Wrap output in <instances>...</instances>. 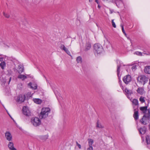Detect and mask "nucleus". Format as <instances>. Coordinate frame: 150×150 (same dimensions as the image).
<instances>
[{"label": "nucleus", "mask_w": 150, "mask_h": 150, "mask_svg": "<svg viewBox=\"0 0 150 150\" xmlns=\"http://www.w3.org/2000/svg\"><path fill=\"white\" fill-rule=\"evenodd\" d=\"M112 23L113 27L115 28L116 27V25L115 22H114V20H112Z\"/></svg>", "instance_id": "37"}, {"label": "nucleus", "mask_w": 150, "mask_h": 150, "mask_svg": "<svg viewBox=\"0 0 150 150\" xmlns=\"http://www.w3.org/2000/svg\"><path fill=\"white\" fill-rule=\"evenodd\" d=\"M144 71L146 74H150V66H147L145 67Z\"/></svg>", "instance_id": "14"}, {"label": "nucleus", "mask_w": 150, "mask_h": 150, "mask_svg": "<svg viewBox=\"0 0 150 150\" xmlns=\"http://www.w3.org/2000/svg\"><path fill=\"white\" fill-rule=\"evenodd\" d=\"M122 80L125 84H128L131 81L132 78L130 75H128L125 76L123 78Z\"/></svg>", "instance_id": "9"}, {"label": "nucleus", "mask_w": 150, "mask_h": 150, "mask_svg": "<svg viewBox=\"0 0 150 150\" xmlns=\"http://www.w3.org/2000/svg\"><path fill=\"white\" fill-rule=\"evenodd\" d=\"M91 44L89 42L86 43L85 46V51H87L90 50L91 48Z\"/></svg>", "instance_id": "17"}, {"label": "nucleus", "mask_w": 150, "mask_h": 150, "mask_svg": "<svg viewBox=\"0 0 150 150\" xmlns=\"http://www.w3.org/2000/svg\"><path fill=\"white\" fill-rule=\"evenodd\" d=\"M139 101L142 103H144L145 102V97L141 96L139 99Z\"/></svg>", "instance_id": "32"}, {"label": "nucleus", "mask_w": 150, "mask_h": 150, "mask_svg": "<svg viewBox=\"0 0 150 150\" xmlns=\"http://www.w3.org/2000/svg\"><path fill=\"white\" fill-rule=\"evenodd\" d=\"M3 14L4 16L6 18H8L9 17V15L5 12H3Z\"/></svg>", "instance_id": "36"}, {"label": "nucleus", "mask_w": 150, "mask_h": 150, "mask_svg": "<svg viewBox=\"0 0 150 150\" xmlns=\"http://www.w3.org/2000/svg\"><path fill=\"white\" fill-rule=\"evenodd\" d=\"M149 128L150 129V124L149 125Z\"/></svg>", "instance_id": "54"}, {"label": "nucleus", "mask_w": 150, "mask_h": 150, "mask_svg": "<svg viewBox=\"0 0 150 150\" xmlns=\"http://www.w3.org/2000/svg\"><path fill=\"white\" fill-rule=\"evenodd\" d=\"M40 138L42 140L45 141L48 138V136L47 135L41 136Z\"/></svg>", "instance_id": "31"}, {"label": "nucleus", "mask_w": 150, "mask_h": 150, "mask_svg": "<svg viewBox=\"0 0 150 150\" xmlns=\"http://www.w3.org/2000/svg\"><path fill=\"white\" fill-rule=\"evenodd\" d=\"M149 85L150 86V79H149Z\"/></svg>", "instance_id": "53"}, {"label": "nucleus", "mask_w": 150, "mask_h": 150, "mask_svg": "<svg viewBox=\"0 0 150 150\" xmlns=\"http://www.w3.org/2000/svg\"><path fill=\"white\" fill-rule=\"evenodd\" d=\"M9 87L8 85L6 86L5 88V91L6 92V94L7 96H9Z\"/></svg>", "instance_id": "29"}, {"label": "nucleus", "mask_w": 150, "mask_h": 150, "mask_svg": "<svg viewBox=\"0 0 150 150\" xmlns=\"http://www.w3.org/2000/svg\"><path fill=\"white\" fill-rule=\"evenodd\" d=\"M6 111L7 113V114H8V115L9 116V113L8 112V111L6 109Z\"/></svg>", "instance_id": "47"}, {"label": "nucleus", "mask_w": 150, "mask_h": 150, "mask_svg": "<svg viewBox=\"0 0 150 150\" xmlns=\"http://www.w3.org/2000/svg\"><path fill=\"white\" fill-rule=\"evenodd\" d=\"M18 78L24 80L27 78V77L24 75L20 74L18 75Z\"/></svg>", "instance_id": "18"}, {"label": "nucleus", "mask_w": 150, "mask_h": 150, "mask_svg": "<svg viewBox=\"0 0 150 150\" xmlns=\"http://www.w3.org/2000/svg\"><path fill=\"white\" fill-rule=\"evenodd\" d=\"M136 69V65H133L132 68V70H135Z\"/></svg>", "instance_id": "40"}, {"label": "nucleus", "mask_w": 150, "mask_h": 150, "mask_svg": "<svg viewBox=\"0 0 150 150\" xmlns=\"http://www.w3.org/2000/svg\"><path fill=\"white\" fill-rule=\"evenodd\" d=\"M25 98L24 95H20L17 98V101L20 103L23 102L24 101Z\"/></svg>", "instance_id": "11"}, {"label": "nucleus", "mask_w": 150, "mask_h": 150, "mask_svg": "<svg viewBox=\"0 0 150 150\" xmlns=\"http://www.w3.org/2000/svg\"><path fill=\"white\" fill-rule=\"evenodd\" d=\"M6 74L7 76H9V72L8 70L7 71V72H6Z\"/></svg>", "instance_id": "41"}, {"label": "nucleus", "mask_w": 150, "mask_h": 150, "mask_svg": "<svg viewBox=\"0 0 150 150\" xmlns=\"http://www.w3.org/2000/svg\"><path fill=\"white\" fill-rule=\"evenodd\" d=\"M50 109L49 108H43L40 115L39 117L41 119L45 118L48 117Z\"/></svg>", "instance_id": "1"}, {"label": "nucleus", "mask_w": 150, "mask_h": 150, "mask_svg": "<svg viewBox=\"0 0 150 150\" xmlns=\"http://www.w3.org/2000/svg\"><path fill=\"white\" fill-rule=\"evenodd\" d=\"M137 80L140 82L144 84L147 81L148 79L144 75H141L138 77Z\"/></svg>", "instance_id": "4"}, {"label": "nucleus", "mask_w": 150, "mask_h": 150, "mask_svg": "<svg viewBox=\"0 0 150 150\" xmlns=\"http://www.w3.org/2000/svg\"><path fill=\"white\" fill-rule=\"evenodd\" d=\"M13 69L15 71L16 70L18 73L21 74L24 71V67L22 65L19 64L18 65V67L17 70L15 68H13Z\"/></svg>", "instance_id": "6"}, {"label": "nucleus", "mask_w": 150, "mask_h": 150, "mask_svg": "<svg viewBox=\"0 0 150 150\" xmlns=\"http://www.w3.org/2000/svg\"><path fill=\"white\" fill-rule=\"evenodd\" d=\"M89 1L90 2H91L92 1V0H89Z\"/></svg>", "instance_id": "51"}, {"label": "nucleus", "mask_w": 150, "mask_h": 150, "mask_svg": "<svg viewBox=\"0 0 150 150\" xmlns=\"http://www.w3.org/2000/svg\"><path fill=\"white\" fill-rule=\"evenodd\" d=\"M146 141L148 144H150V139L149 136H147L146 137Z\"/></svg>", "instance_id": "34"}, {"label": "nucleus", "mask_w": 150, "mask_h": 150, "mask_svg": "<svg viewBox=\"0 0 150 150\" xmlns=\"http://www.w3.org/2000/svg\"><path fill=\"white\" fill-rule=\"evenodd\" d=\"M34 102L37 104H40L42 102V100L40 99L35 98L33 99Z\"/></svg>", "instance_id": "19"}, {"label": "nucleus", "mask_w": 150, "mask_h": 150, "mask_svg": "<svg viewBox=\"0 0 150 150\" xmlns=\"http://www.w3.org/2000/svg\"><path fill=\"white\" fill-rule=\"evenodd\" d=\"M110 1L112 3H115L116 6H118L117 3L120 2H122V0H110Z\"/></svg>", "instance_id": "25"}, {"label": "nucleus", "mask_w": 150, "mask_h": 150, "mask_svg": "<svg viewBox=\"0 0 150 150\" xmlns=\"http://www.w3.org/2000/svg\"><path fill=\"white\" fill-rule=\"evenodd\" d=\"M122 63H120L119 64L117 65V76L118 77L119 76V74L120 72V68L122 66Z\"/></svg>", "instance_id": "22"}, {"label": "nucleus", "mask_w": 150, "mask_h": 150, "mask_svg": "<svg viewBox=\"0 0 150 150\" xmlns=\"http://www.w3.org/2000/svg\"><path fill=\"white\" fill-rule=\"evenodd\" d=\"M8 84H9V79L8 80Z\"/></svg>", "instance_id": "52"}, {"label": "nucleus", "mask_w": 150, "mask_h": 150, "mask_svg": "<svg viewBox=\"0 0 150 150\" xmlns=\"http://www.w3.org/2000/svg\"><path fill=\"white\" fill-rule=\"evenodd\" d=\"M98 8H100L101 7V6H100L99 4H98Z\"/></svg>", "instance_id": "48"}, {"label": "nucleus", "mask_w": 150, "mask_h": 150, "mask_svg": "<svg viewBox=\"0 0 150 150\" xmlns=\"http://www.w3.org/2000/svg\"><path fill=\"white\" fill-rule=\"evenodd\" d=\"M125 92L129 95H131L132 93V91H131L126 88L125 89Z\"/></svg>", "instance_id": "33"}, {"label": "nucleus", "mask_w": 150, "mask_h": 150, "mask_svg": "<svg viewBox=\"0 0 150 150\" xmlns=\"http://www.w3.org/2000/svg\"><path fill=\"white\" fill-rule=\"evenodd\" d=\"M5 136L7 139L9 141V132H7L5 133Z\"/></svg>", "instance_id": "28"}, {"label": "nucleus", "mask_w": 150, "mask_h": 150, "mask_svg": "<svg viewBox=\"0 0 150 150\" xmlns=\"http://www.w3.org/2000/svg\"><path fill=\"white\" fill-rule=\"evenodd\" d=\"M148 87L149 88L150 86H149Z\"/></svg>", "instance_id": "57"}, {"label": "nucleus", "mask_w": 150, "mask_h": 150, "mask_svg": "<svg viewBox=\"0 0 150 150\" xmlns=\"http://www.w3.org/2000/svg\"><path fill=\"white\" fill-rule=\"evenodd\" d=\"M10 141H11V139H12V137L11 135L10 134Z\"/></svg>", "instance_id": "46"}, {"label": "nucleus", "mask_w": 150, "mask_h": 150, "mask_svg": "<svg viewBox=\"0 0 150 150\" xmlns=\"http://www.w3.org/2000/svg\"><path fill=\"white\" fill-rule=\"evenodd\" d=\"M137 92L141 95H142L144 93V89L142 88H139L137 90Z\"/></svg>", "instance_id": "16"}, {"label": "nucleus", "mask_w": 150, "mask_h": 150, "mask_svg": "<svg viewBox=\"0 0 150 150\" xmlns=\"http://www.w3.org/2000/svg\"><path fill=\"white\" fill-rule=\"evenodd\" d=\"M123 33L125 35V36L127 37V34L125 32V33Z\"/></svg>", "instance_id": "49"}, {"label": "nucleus", "mask_w": 150, "mask_h": 150, "mask_svg": "<svg viewBox=\"0 0 150 150\" xmlns=\"http://www.w3.org/2000/svg\"><path fill=\"white\" fill-rule=\"evenodd\" d=\"M133 116L135 120H137L138 119L139 115L137 111H135L134 112Z\"/></svg>", "instance_id": "20"}, {"label": "nucleus", "mask_w": 150, "mask_h": 150, "mask_svg": "<svg viewBox=\"0 0 150 150\" xmlns=\"http://www.w3.org/2000/svg\"><path fill=\"white\" fill-rule=\"evenodd\" d=\"M132 103L133 105H139V103L138 100L135 99H134L132 100Z\"/></svg>", "instance_id": "27"}, {"label": "nucleus", "mask_w": 150, "mask_h": 150, "mask_svg": "<svg viewBox=\"0 0 150 150\" xmlns=\"http://www.w3.org/2000/svg\"><path fill=\"white\" fill-rule=\"evenodd\" d=\"M25 134H27V135H28L29 133L28 132H24Z\"/></svg>", "instance_id": "44"}, {"label": "nucleus", "mask_w": 150, "mask_h": 150, "mask_svg": "<svg viewBox=\"0 0 150 150\" xmlns=\"http://www.w3.org/2000/svg\"><path fill=\"white\" fill-rule=\"evenodd\" d=\"M76 145L78 146L79 149H81V145L79 144L77 142H76Z\"/></svg>", "instance_id": "39"}, {"label": "nucleus", "mask_w": 150, "mask_h": 150, "mask_svg": "<svg viewBox=\"0 0 150 150\" xmlns=\"http://www.w3.org/2000/svg\"><path fill=\"white\" fill-rule=\"evenodd\" d=\"M88 140L89 147L87 148V150H93L92 146V145L94 143L93 140L91 139H88Z\"/></svg>", "instance_id": "10"}, {"label": "nucleus", "mask_w": 150, "mask_h": 150, "mask_svg": "<svg viewBox=\"0 0 150 150\" xmlns=\"http://www.w3.org/2000/svg\"><path fill=\"white\" fill-rule=\"evenodd\" d=\"M96 127L99 128H104V126L102 124L100 123L99 120H98L96 123Z\"/></svg>", "instance_id": "15"}, {"label": "nucleus", "mask_w": 150, "mask_h": 150, "mask_svg": "<svg viewBox=\"0 0 150 150\" xmlns=\"http://www.w3.org/2000/svg\"><path fill=\"white\" fill-rule=\"evenodd\" d=\"M134 54H136L137 55L140 56H142V53L141 52H136L134 53Z\"/></svg>", "instance_id": "35"}, {"label": "nucleus", "mask_w": 150, "mask_h": 150, "mask_svg": "<svg viewBox=\"0 0 150 150\" xmlns=\"http://www.w3.org/2000/svg\"><path fill=\"white\" fill-rule=\"evenodd\" d=\"M147 106L141 107L139 108L140 110L144 113V115L149 114L150 115V110L149 109H147Z\"/></svg>", "instance_id": "8"}, {"label": "nucleus", "mask_w": 150, "mask_h": 150, "mask_svg": "<svg viewBox=\"0 0 150 150\" xmlns=\"http://www.w3.org/2000/svg\"><path fill=\"white\" fill-rule=\"evenodd\" d=\"M9 146H10V145H9V143L8 144V147L9 148Z\"/></svg>", "instance_id": "50"}, {"label": "nucleus", "mask_w": 150, "mask_h": 150, "mask_svg": "<svg viewBox=\"0 0 150 150\" xmlns=\"http://www.w3.org/2000/svg\"><path fill=\"white\" fill-rule=\"evenodd\" d=\"M95 2L97 3V4H99V1L98 0H96Z\"/></svg>", "instance_id": "45"}, {"label": "nucleus", "mask_w": 150, "mask_h": 150, "mask_svg": "<svg viewBox=\"0 0 150 150\" xmlns=\"http://www.w3.org/2000/svg\"><path fill=\"white\" fill-rule=\"evenodd\" d=\"M28 85L30 86L31 88L33 89H36L37 88V86L36 84H32L31 83H29L28 84Z\"/></svg>", "instance_id": "21"}, {"label": "nucleus", "mask_w": 150, "mask_h": 150, "mask_svg": "<svg viewBox=\"0 0 150 150\" xmlns=\"http://www.w3.org/2000/svg\"><path fill=\"white\" fill-rule=\"evenodd\" d=\"M105 38L106 40V41H104V45L107 47L108 46H109L110 45V42L108 41V38H106L105 36Z\"/></svg>", "instance_id": "24"}, {"label": "nucleus", "mask_w": 150, "mask_h": 150, "mask_svg": "<svg viewBox=\"0 0 150 150\" xmlns=\"http://www.w3.org/2000/svg\"><path fill=\"white\" fill-rule=\"evenodd\" d=\"M10 117L12 119V118L11 117L10 115Z\"/></svg>", "instance_id": "55"}, {"label": "nucleus", "mask_w": 150, "mask_h": 150, "mask_svg": "<svg viewBox=\"0 0 150 150\" xmlns=\"http://www.w3.org/2000/svg\"><path fill=\"white\" fill-rule=\"evenodd\" d=\"M10 150H17L14 147L13 144L12 142H10Z\"/></svg>", "instance_id": "26"}, {"label": "nucleus", "mask_w": 150, "mask_h": 150, "mask_svg": "<svg viewBox=\"0 0 150 150\" xmlns=\"http://www.w3.org/2000/svg\"><path fill=\"white\" fill-rule=\"evenodd\" d=\"M4 58L3 57H1L0 58V62H2L3 61H4L3 60Z\"/></svg>", "instance_id": "42"}, {"label": "nucleus", "mask_w": 150, "mask_h": 150, "mask_svg": "<svg viewBox=\"0 0 150 150\" xmlns=\"http://www.w3.org/2000/svg\"><path fill=\"white\" fill-rule=\"evenodd\" d=\"M140 134H145L146 131V128L145 127L140 128L138 129Z\"/></svg>", "instance_id": "13"}, {"label": "nucleus", "mask_w": 150, "mask_h": 150, "mask_svg": "<svg viewBox=\"0 0 150 150\" xmlns=\"http://www.w3.org/2000/svg\"><path fill=\"white\" fill-rule=\"evenodd\" d=\"M11 61H12L13 63L14 62H15V61H16V60L15 59H13V60L11 59Z\"/></svg>", "instance_id": "43"}, {"label": "nucleus", "mask_w": 150, "mask_h": 150, "mask_svg": "<svg viewBox=\"0 0 150 150\" xmlns=\"http://www.w3.org/2000/svg\"><path fill=\"white\" fill-rule=\"evenodd\" d=\"M6 64L5 61H3L0 63V67L2 69L4 70L6 67Z\"/></svg>", "instance_id": "23"}, {"label": "nucleus", "mask_w": 150, "mask_h": 150, "mask_svg": "<svg viewBox=\"0 0 150 150\" xmlns=\"http://www.w3.org/2000/svg\"><path fill=\"white\" fill-rule=\"evenodd\" d=\"M150 117V115L149 114H145L144 115L142 118L140 120V122L142 124L146 125L147 124L146 120L149 119Z\"/></svg>", "instance_id": "5"}, {"label": "nucleus", "mask_w": 150, "mask_h": 150, "mask_svg": "<svg viewBox=\"0 0 150 150\" xmlns=\"http://www.w3.org/2000/svg\"><path fill=\"white\" fill-rule=\"evenodd\" d=\"M93 48L95 52L97 54H100L103 51L102 46L101 44L98 43H96L94 44Z\"/></svg>", "instance_id": "2"}, {"label": "nucleus", "mask_w": 150, "mask_h": 150, "mask_svg": "<svg viewBox=\"0 0 150 150\" xmlns=\"http://www.w3.org/2000/svg\"><path fill=\"white\" fill-rule=\"evenodd\" d=\"M31 121L32 124L36 127L40 125L41 123L40 120L37 117L32 118L31 119Z\"/></svg>", "instance_id": "3"}, {"label": "nucleus", "mask_w": 150, "mask_h": 150, "mask_svg": "<svg viewBox=\"0 0 150 150\" xmlns=\"http://www.w3.org/2000/svg\"><path fill=\"white\" fill-rule=\"evenodd\" d=\"M23 113L27 116H29L31 115V112L28 108L26 106H24L23 108Z\"/></svg>", "instance_id": "7"}, {"label": "nucleus", "mask_w": 150, "mask_h": 150, "mask_svg": "<svg viewBox=\"0 0 150 150\" xmlns=\"http://www.w3.org/2000/svg\"><path fill=\"white\" fill-rule=\"evenodd\" d=\"M76 60L77 63H81L82 62L81 57L80 56L77 57Z\"/></svg>", "instance_id": "30"}, {"label": "nucleus", "mask_w": 150, "mask_h": 150, "mask_svg": "<svg viewBox=\"0 0 150 150\" xmlns=\"http://www.w3.org/2000/svg\"><path fill=\"white\" fill-rule=\"evenodd\" d=\"M11 78H10V81H11Z\"/></svg>", "instance_id": "56"}, {"label": "nucleus", "mask_w": 150, "mask_h": 150, "mask_svg": "<svg viewBox=\"0 0 150 150\" xmlns=\"http://www.w3.org/2000/svg\"><path fill=\"white\" fill-rule=\"evenodd\" d=\"M121 26L122 28V32H123V33H125V31L124 28V27H123V25L122 24H121Z\"/></svg>", "instance_id": "38"}, {"label": "nucleus", "mask_w": 150, "mask_h": 150, "mask_svg": "<svg viewBox=\"0 0 150 150\" xmlns=\"http://www.w3.org/2000/svg\"><path fill=\"white\" fill-rule=\"evenodd\" d=\"M60 48L61 50H64L68 55H70V52L68 49L66 48L64 45L62 44L61 45Z\"/></svg>", "instance_id": "12"}]
</instances>
